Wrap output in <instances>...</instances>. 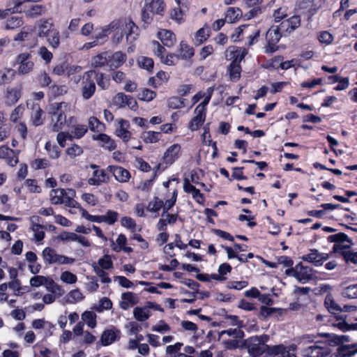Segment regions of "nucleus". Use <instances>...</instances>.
I'll return each mask as SVG.
<instances>
[{
    "label": "nucleus",
    "mask_w": 357,
    "mask_h": 357,
    "mask_svg": "<svg viewBox=\"0 0 357 357\" xmlns=\"http://www.w3.org/2000/svg\"><path fill=\"white\" fill-rule=\"evenodd\" d=\"M111 24H115L114 27L110 30L113 33L112 42L115 44L121 43L123 38V33L126 35V40L129 43L135 41L139 35V29L135 23L130 20L126 22L114 21Z\"/></svg>",
    "instance_id": "f257e3e1"
},
{
    "label": "nucleus",
    "mask_w": 357,
    "mask_h": 357,
    "mask_svg": "<svg viewBox=\"0 0 357 357\" xmlns=\"http://www.w3.org/2000/svg\"><path fill=\"white\" fill-rule=\"evenodd\" d=\"M38 36L45 38L52 49H56L60 45V33L55 28L51 19L41 20L38 24Z\"/></svg>",
    "instance_id": "f03ea898"
},
{
    "label": "nucleus",
    "mask_w": 357,
    "mask_h": 357,
    "mask_svg": "<svg viewBox=\"0 0 357 357\" xmlns=\"http://www.w3.org/2000/svg\"><path fill=\"white\" fill-rule=\"evenodd\" d=\"M70 109V105L66 102H61L52 105V129L54 132L61 130L67 122L66 114Z\"/></svg>",
    "instance_id": "7ed1b4c3"
},
{
    "label": "nucleus",
    "mask_w": 357,
    "mask_h": 357,
    "mask_svg": "<svg viewBox=\"0 0 357 357\" xmlns=\"http://www.w3.org/2000/svg\"><path fill=\"white\" fill-rule=\"evenodd\" d=\"M268 337L266 335L260 336H252L245 340V345L248 348V353L253 357H258L264 353L269 355V347L266 344Z\"/></svg>",
    "instance_id": "20e7f679"
},
{
    "label": "nucleus",
    "mask_w": 357,
    "mask_h": 357,
    "mask_svg": "<svg viewBox=\"0 0 357 357\" xmlns=\"http://www.w3.org/2000/svg\"><path fill=\"white\" fill-rule=\"evenodd\" d=\"M42 257L45 264H72L75 262V259L68 257L63 255L58 254L57 252L52 248L47 247L42 252Z\"/></svg>",
    "instance_id": "39448f33"
},
{
    "label": "nucleus",
    "mask_w": 357,
    "mask_h": 357,
    "mask_svg": "<svg viewBox=\"0 0 357 357\" xmlns=\"http://www.w3.org/2000/svg\"><path fill=\"white\" fill-rule=\"evenodd\" d=\"M285 273L295 278L301 283H305L317 278L314 275V271L312 268L304 266L301 263L296 264L294 268L287 269Z\"/></svg>",
    "instance_id": "423d86ee"
},
{
    "label": "nucleus",
    "mask_w": 357,
    "mask_h": 357,
    "mask_svg": "<svg viewBox=\"0 0 357 357\" xmlns=\"http://www.w3.org/2000/svg\"><path fill=\"white\" fill-rule=\"evenodd\" d=\"M283 33L278 26H272L266 32V40L267 45L265 47L266 53H273L277 50V43Z\"/></svg>",
    "instance_id": "0eeeda50"
},
{
    "label": "nucleus",
    "mask_w": 357,
    "mask_h": 357,
    "mask_svg": "<svg viewBox=\"0 0 357 357\" xmlns=\"http://www.w3.org/2000/svg\"><path fill=\"white\" fill-rule=\"evenodd\" d=\"M96 75L95 70H89L86 72L83 76L82 96L84 100L91 98L96 91V84L94 80L92 79L93 76Z\"/></svg>",
    "instance_id": "6e6552de"
},
{
    "label": "nucleus",
    "mask_w": 357,
    "mask_h": 357,
    "mask_svg": "<svg viewBox=\"0 0 357 357\" xmlns=\"http://www.w3.org/2000/svg\"><path fill=\"white\" fill-rule=\"evenodd\" d=\"M300 26V16L294 15L282 21L278 26L280 29V31L283 33V36H286L294 32Z\"/></svg>",
    "instance_id": "1a4fd4ad"
},
{
    "label": "nucleus",
    "mask_w": 357,
    "mask_h": 357,
    "mask_svg": "<svg viewBox=\"0 0 357 357\" xmlns=\"http://www.w3.org/2000/svg\"><path fill=\"white\" fill-rule=\"evenodd\" d=\"M18 66V73L20 74H27L33 68V62L31 61V54L29 52H22L20 54L15 60Z\"/></svg>",
    "instance_id": "9d476101"
},
{
    "label": "nucleus",
    "mask_w": 357,
    "mask_h": 357,
    "mask_svg": "<svg viewBox=\"0 0 357 357\" xmlns=\"http://www.w3.org/2000/svg\"><path fill=\"white\" fill-rule=\"evenodd\" d=\"M121 331L114 326L105 330L100 338L99 342L103 347H107L120 339Z\"/></svg>",
    "instance_id": "9b49d317"
},
{
    "label": "nucleus",
    "mask_w": 357,
    "mask_h": 357,
    "mask_svg": "<svg viewBox=\"0 0 357 357\" xmlns=\"http://www.w3.org/2000/svg\"><path fill=\"white\" fill-rule=\"evenodd\" d=\"M115 126V135L124 142H128L132 136L131 132L128 130L130 128L129 122L123 119H116Z\"/></svg>",
    "instance_id": "f8f14e48"
},
{
    "label": "nucleus",
    "mask_w": 357,
    "mask_h": 357,
    "mask_svg": "<svg viewBox=\"0 0 357 357\" xmlns=\"http://www.w3.org/2000/svg\"><path fill=\"white\" fill-rule=\"evenodd\" d=\"M22 87L21 85L8 86L4 94V102L8 106L15 105L22 96Z\"/></svg>",
    "instance_id": "ddd939ff"
},
{
    "label": "nucleus",
    "mask_w": 357,
    "mask_h": 357,
    "mask_svg": "<svg viewBox=\"0 0 357 357\" xmlns=\"http://www.w3.org/2000/svg\"><path fill=\"white\" fill-rule=\"evenodd\" d=\"M181 147L178 144L171 145L164 153L162 160L167 165H172L181 155Z\"/></svg>",
    "instance_id": "4468645a"
},
{
    "label": "nucleus",
    "mask_w": 357,
    "mask_h": 357,
    "mask_svg": "<svg viewBox=\"0 0 357 357\" xmlns=\"http://www.w3.org/2000/svg\"><path fill=\"white\" fill-rule=\"evenodd\" d=\"M108 171L114 176V178L120 183H126L130 178V173L126 169L116 165L107 167Z\"/></svg>",
    "instance_id": "2eb2a0df"
},
{
    "label": "nucleus",
    "mask_w": 357,
    "mask_h": 357,
    "mask_svg": "<svg viewBox=\"0 0 357 357\" xmlns=\"http://www.w3.org/2000/svg\"><path fill=\"white\" fill-rule=\"evenodd\" d=\"M139 297L136 294L130 291L124 292L121 296L120 307L127 310L139 303Z\"/></svg>",
    "instance_id": "dca6fc26"
},
{
    "label": "nucleus",
    "mask_w": 357,
    "mask_h": 357,
    "mask_svg": "<svg viewBox=\"0 0 357 357\" xmlns=\"http://www.w3.org/2000/svg\"><path fill=\"white\" fill-rule=\"evenodd\" d=\"M328 258V254L319 252L316 249L310 250L308 254L305 255L301 257L303 261L315 264L316 266L321 265L322 262L327 260Z\"/></svg>",
    "instance_id": "f3484780"
},
{
    "label": "nucleus",
    "mask_w": 357,
    "mask_h": 357,
    "mask_svg": "<svg viewBox=\"0 0 357 357\" xmlns=\"http://www.w3.org/2000/svg\"><path fill=\"white\" fill-rule=\"evenodd\" d=\"M144 8L154 15L162 16L166 5L163 0H144Z\"/></svg>",
    "instance_id": "a211bd4d"
},
{
    "label": "nucleus",
    "mask_w": 357,
    "mask_h": 357,
    "mask_svg": "<svg viewBox=\"0 0 357 357\" xmlns=\"http://www.w3.org/2000/svg\"><path fill=\"white\" fill-rule=\"evenodd\" d=\"M302 354L305 357H323L329 354L328 349L319 345H312L303 349Z\"/></svg>",
    "instance_id": "6ab92c4d"
},
{
    "label": "nucleus",
    "mask_w": 357,
    "mask_h": 357,
    "mask_svg": "<svg viewBox=\"0 0 357 357\" xmlns=\"http://www.w3.org/2000/svg\"><path fill=\"white\" fill-rule=\"evenodd\" d=\"M195 117L189 123L188 128L192 131L197 130L203 124L206 119V112H204L203 106H197L195 109Z\"/></svg>",
    "instance_id": "aec40b11"
},
{
    "label": "nucleus",
    "mask_w": 357,
    "mask_h": 357,
    "mask_svg": "<svg viewBox=\"0 0 357 357\" xmlns=\"http://www.w3.org/2000/svg\"><path fill=\"white\" fill-rule=\"evenodd\" d=\"M328 241L331 243H335L333 248L335 252H342L343 248L347 247L342 245V243L344 242H349L347 235L344 233H338L334 235H331L328 237Z\"/></svg>",
    "instance_id": "412c9836"
},
{
    "label": "nucleus",
    "mask_w": 357,
    "mask_h": 357,
    "mask_svg": "<svg viewBox=\"0 0 357 357\" xmlns=\"http://www.w3.org/2000/svg\"><path fill=\"white\" fill-rule=\"evenodd\" d=\"M157 36L163 45L167 47H173L176 41L175 34L169 30L160 29L158 31Z\"/></svg>",
    "instance_id": "4be33fe9"
},
{
    "label": "nucleus",
    "mask_w": 357,
    "mask_h": 357,
    "mask_svg": "<svg viewBox=\"0 0 357 357\" xmlns=\"http://www.w3.org/2000/svg\"><path fill=\"white\" fill-rule=\"evenodd\" d=\"M109 176L104 169H96L93 172L92 177L88 179V183L90 185H100L109 182Z\"/></svg>",
    "instance_id": "5701e85b"
},
{
    "label": "nucleus",
    "mask_w": 357,
    "mask_h": 357,
    "mask_svg": "<svg viewBox=\"0 0 357 357\" xmlns=\"http://www.w3.org/2000/svg\"><path fill=\"white\" fill-rule=\"evenodd\" d=\"M127 56L122 52L118 51L111 55H108L109 66L110 69L121 67L126 61Z\"/></svg>",
    "instance_id": "b1692460"
},
{
    "label": "nucleus",
    "mask_w": 357,
    "mask_h": 357,
    "mask_svg": "<svg viewBox=\"0 0 357 357\" xmlns=\"http://www.w3.org/2000/svg\"><path fill=\"white\" fill-rule=\"evenodd\" d=\"M85 296L79 289L70 291L63 298V301L67 304H76L82 301Z\"/></svg>",
    "instance_id": "393cba45"
},
{
    "label": "nucleus",
    "mask_w": 357,
    "mask_h": 357,
    "mask_svg": "<svg viewBox=\"0 0 357 357\" xmlns=\"http://www.w3.org/2000/svg\"><path fill=\"white\" fill-rule=\"evenodd\" d=\"M151 307V303L144 307H136L133 310V316L135 319L139 321H144L147 320L151 316L150 308Z\"/></svg>",
    "instance_id": "a878e982"
},
{
    "label": "nucleus",
    "mask_w": 357,
    "mask_h": 357,
    "mask_svg": "<svg viewBox=\"0 0 357 357\" xmlns=\"http://www.w3.org/2000/svg\"><path fill=\"white\" fill-rule=\"evenodd\" d=\"M231 59H233L232 62L240 63L245 56L248 54V50L244 47H231L229 48Z\"/></svg>",
    "instance_id": "bb28decb"
},
{
    "label": "nucleus",
    "mask_w": 357,
    "mask_h": 357,
    "mask_svg": "<svg viewBox=\"0 0 357 357\" xmlns=\"http://www.w3.org/2000/svg\"><path fill=\"white\" fill-rule=\"evenodd\" d=\"M46 11L45 7L43 5H33L24 10L26 17L36 18L43 15Z\"/></svg>",
    "instance_id": "cd10ccee"
},
{
    "label": "nucleus",
    "mask_w": 357,
    "mask_h": 357,
    "mask_svg": "<svg viewBox=\"0 0 357 357\" xmlns=\"http://www.w3.org/2000/svg\"><path fill=\"white\" fill-rule=\"evenodd\" d=\"M269 355L273 357H296L294 354H288L283 344L272 346L269 349Z\"/></svg>",
    "instance_id": "c85d7f7f"
},
{
    "label": "nucleus",
    "mask_w": 357,
    "mask_h": 357,
    "mask_svg": "<svg viewBox=\"0 0 357 357\" xmlns=\"http://www.w3.org/2000/svg\"><path fill=\"white\" fill-rule=\"evenodd\" d=\"M35 220H38V217L33 216L31 218L32 222L31 230L33 232L34 238L36 241H42L45 237L44 227L41 225L34 223Z\"/></svg>",
    "instance_id": "c756f323"
},
{
    "label": "nucleus",
    "mask_w": 357,
    "mask_h": 357,
    "mask_svg": "<svg viewBox=\"0 0 357 357\" xmlns=\"http://www.w3.org/2000/svg\"><path fill=\"white\" fill-rule=\"evenodd\" d=\"M66 193V190L62 188L52 190L50 195L51 203L52 204H62Z\"/></svg>",
    "instance_id": "7c9ffc66"
},
{
    "label": "nucleus",
    "mask_w": 357,
    "mask_h": 357,
    "mask_svg": "<svg viewBox=\"0 0 357 357\" xmlns=\"http://www.w3.org/2000/svg\"><path fill=\"white\" fill-rule=\"evenodd\" d=\"M43 112L38 105H33L31 116L33 125L38 126L43 123L44 118L43 117Z\"/></svg>",
    "instance_id": "2f4dec72"
},
{
    "label": "nucleus",
    "mask_w": 357,
    "mask_h": 357,
    "mask_svg": "<svg viewBox=\"0 0 357 357\" xmlns=\"http://www.w3.org/2000/svg\"><path fill=\"white\" fill-rule=\"evenodd\" d=\"M178 58L181 57L184 59H190L194 55V50L192 47L189 46L185 42L181 41L178 48Z\"/></svg>",
    "instance_id": "473e14b6"
},
{
    "label": "nucleus",
    "mask_w": 357,
    "mask_h": 357,
    "mask_svg": "<svg viewBox=\"0 0 357 357\" xmlns=\"http://www.w3.org/2000/svg\"><path fill=\"white\" fill-rule=\"evenodd\" d=\"M108 61V54L107 52H102L92 58L91 66L95 68H100L106 64L109 66Z\"/></svg>",
    "instance_id": "72a5a7b5"
},
{
    "label": "nucleus",
    "mask_w": 357,
    "mask_h": 357,
    "mask_svg": "<svg viewBox=\"0 0 357 357\" xmlns=\"http://www.w3.org/2000/svg\"><path fill=\"white\" fill-rule=\"evenodd\" d=\"M162 134L160 132L146 131L142 132V138L146 143H156L160 140Z\"/></svg>",
    "instance_id": "f704fd0d"
},
{
    "label": "nucleus",
    "mask_w": 357,
    "mask_h": 357,
    "mask_svg": "<svg viewBox=\"0 0 357 357\" xmlns=\"http://www.w3.org/2000/svg\"><path fill=\"white\" fill-rule=\"evenodd\" d=\"M87 130L88 128L86 125L77 124L72 127L70 134L73 139H80L86 133Z\"/></svg>",
    "instance_id": "c9c22d12"
},
{
    "label": "nucleus",
    "mask_w": 357,
    "mask_h": 357,
    "mask_svg": "<svg viewBox=\"0 0 357 357\" xmlns=\"http://www.w3.org/2000/svg\"><path fill=\"white\" fill-rule=\"evenodd\" d=\"M241 15L242 12L238 8L230 7L227 9L226 12L225 20L229 23H234Z\"/></svg>",
    "instance_id": "e433bc0d"
},
{
    "label": "nucleus",
    "mask_w": 357,
    "mask_h": 357,
    "mask_svg": "<svg viewBox=\"0 0 357 357\" xmlns=\"http://www.w3.org/2000/svg\"><path fill=\"white\" fill-rule=\"evenodd\" d=\"M338 352L343 357L354 355L357 353V344L342 345L338 349Z\"/></svg>",
    "instance_id": "4c0bfd02"
},
{
    "label": "nucleus",
    "mask_w": 357,
    "mask_h": 357,
    "mask_svg": "<svg viewBox=\"0 0 357 357\" xmlns=\"http://www.w3.org/2000/svg\"><path fill=\"white\" fill-rule=\"evenodd\" d=\"M209 37V31L204 27L199 29L195 34L194 43L196 45H200Z\"/></svg>",
    "instance_id": "58836bf2"
},
{
    "label": "nucleus",
    "mask_w": 357,
    "mask_h": 357,
    "mask_svg": "<svg viewBox=\"0 0 357 357\" xmlns=\"http://www.w3.org/2000/svg\"><path fill=\"white\" fill-rule=\"evenodd\" d=\"M241 68L240 64L231 62L228 67V73L232 81H237L241 76Z\"/></svg>",
    "instance_id": "ea45409f"
},
{
    "label": "nucleus",
    "mask_w": 357,
    "mask_h": 357,
    "mask_svg": "<svg viewBox=\"0 0 357 357\" xmlns=\"http://www.w3.org/2000/svg\"><path fill=\"white\" fill-rule=\"evenodd\" d=\"M82 320L91 328L96 326V314L92 311H85L82 314Z\"/></svg>",
    "instance_id": "a19ab883"
},
{
    "label": "nucleus",
    "mask_w": 357,
    "mask_h": 357,
    "mask_svg": "<svg viewBox=\"0 0 357 357\" xmlns=\"http://www.w3.org/2000/svg\"><path fill=\"white\" fill-rule=\"evenodd\" d=\"M113 262L109 256L105 255L98 259L97 264L93 265V268H101L102 270H109L112 268Z\"/></svg>",
    "instance_id": "79ce46f5"
},
{
    "label": "nucleus",
    "mask_w": 357,
    "mask_h": 357,
    "mask_svg": "<svg viewBox=\"0 0 357 357\" xmlns=\"http://www.w3.org/2000/svg\"><path fill=\"white\" fill-rule=\"evenodd\" d=\"M15 75V71L12 68H5L0 71V82L6 84L11 82Z\"/></svg>",
    "instance_id": "37998d69"
},
{
    "label": "nucleus",
    "mask_w": 357,
    "mask_h": 357,
    "mask_svg": "<svg viewBox=\"0 0 357 357\" xmlns=\"http://www.w3.org/2000/svg\"><path fill=\"white\" fill-rule=\"evenodd\" d=\"M23 24L24 21L22 17L14 16L6 21L5 27L8 30H13L20 27Z\"/></svg>",
    "instance_id": "c03bdc74"
},
{
    "label": "nucleus",
    "mask_w": 357,
    "mask_h": 357,
    "mask_svg": "<svg viewBox=\"0 0 357 357\" xmlns=\"http://www.w3.org/2000/svg\"><path fill=\"white\" fill-rule=\"evenodd\" d=\"M60 280L67 284H75L77 281V277L70 271H63L60 275Z\"/></svg>",
    "instance_id": "a18cd8bd"
},
{
    "label": "nucleus",
    "mask_w": 357,
    "mask_h": 357,
    "mask_svg": "<svg viewBox=\"0 0 357 357\" xmlns=\"http://www.w3.org/2000/svg\"><path fill=\"white\" fill-rule=\"evenodd\" d=\"M98 139L103 143L102 146L105 149L112 151L116 149L115 142L106 134H100L98 137Z\"/></svg>",
    "instance_id": "49530a36"
},
{
    "label": "nucleus",
    "mask_w": 357,
    "mask_h": 357,
    "mask_svg": "<svg viewBox=\"0 0 357 357\" xmlns=\"http://www.w3.org/2000/svg\"><path fill=\"white\" fill-rule=\"evenodd\" d=\"M45 149L52 159H57L60 156L61 151L59 149L56 145L52 144L50 141L46 142Z\"/></svg>",
    "instance_id": "de8ad7c7"
},
{
    "label": "nucleus",
    "mask_w": 357,
    "mask_h": 357,
    "mask_svg": "<svg viewBox=\"0 0 357 357\" xmlns=\"http://www.w3.org/2000/svg\"><path fill=\"white\" fill-rule=\"evenodd\" d=\"M75 194V192L73 190H68V192L66 193L62 204L70 208H79L78 202L73 198Z\"/></svg>",
    "instance_id": "09e8293b"
},
{
    "label": "nucleus",
    "mask_w": 357,
    "mask_h": 357,
    "mask_svg": "<svg viewBox=\"0 0 357 357\" xmlns=\"http://www.w3.org/2000/svg\"><path fill=\"white\" fill-rule=\"evenodd\" d=\"M24 110V106L22 105H19L17 107H16L10 113V121L13 123H17L18 121H20L23 116Z\"/></svg>",
    "instance_id": "8fccbe9b"
},
{
    "label": "nucleus",
    "mask_w": 357,
    "mask_h": 357,
    "mask_svg": "<svg viewBox=\"0 0 357 357\" xmlns=\"http://www.w3.org/2000/svg\"><path fill=\"white\" fill-rule=\"evenodd\" d=\"M163 205V201L155 197L153 199V200L149 202L146 208L150 212L155 213L160 211Z\"/></svg>",
    "instance_id": "3c124183"
},
{
    "label": "nucleus",
    "mask_w": 357,
    "mask_h": 357,
    "mask_svg": "<svg viewBox=\"0 0 357 357\" xmlns=\"http://www.w3.org/2000/svg\"><path fill=\"white\" fill-rule=\"evenodd\" d=\"M287 10V8L285 6L280 7L275 10L273 14L274 21L275 22H279L280 21L282 22L284 20H285L288 16Z\"/></svg>",
    "instance_id": "603ef678"
},
{
    "label": "nucleus",
    "mask_w": 357,
    "mask_h": 357,
    "mask_svg": "<svg viewBox=\"0 0 357 357\" xmlns=\"http://www.w3.org/2000/svg\"><path fill=\"white\" fill-rule=\"evenodd\" d=\"M49 281L47 278L43 275H36L30 279L29 284L33 287H39L42 285H47Z\"/></svg>",
    "instance_id": "864d4df0"
},
{
    "label": "nucleus",
    "mask_w": 357,
    "mask_h": 357,
    "mask_svg": "<svg viewBox=\"0 0 357 357\" xmlns=\"http://www.w3.org/2000/svg\"><path fill=\"white\" fill-rule=\"evenodd\" d=\"M227 335L228 336L233 337L236 339L241 338L244 335V333L239 328H230L228 330H224L219 333V337H221L224 335Z\"/></svg>",
    "instance_id": "5fc2aeb1"
},
{
    "label": "nucleus",
    "mask_w": 357,
    "mask_h": 357,
    "mask_svg": "<svg viewBox=\"0 0 357 357\" xmlns=\"http://www.w3.org/2000/svg\"><path fill=\"white\" fill-rule=\"evenodd\" d=\"M103 222L109 225L114 224L119 218V213L116 211L108 210L105 215H102Z\"/></svg>",
    "instance_id": "6e6d98bb"
},
{
    "label": "nucleus",
    "mask_w": 357,
    "mask_h": 357,
    "mask_svg": "<svg viewBox=\"0 0 357 357\" xmlns=\"http://www.w3.org/2000/svg\"><path fill=\"white\" fill-rule=\"evenodd\" d=\"M152 50L155 56H158L160 60L166 54V50L162 46L159 42L153 40L151 43Z\"/></svg>",
    "instance_id": "4d7b16f0"
},
{
    "label": "nucleus",
    "mask_w": 357,
    "mask_h": 357,
    "mask_svg": "<svg viewBox=\"0 0 357 357\" xmlns=\"http://www.w3.org/2000/svg\"><path fill=\"white\" fill-rule=\"evenodd\" d=\"M137 63L140 68L151 70L153 67V60L146 56H140L137 59Z\"/></svg>",
    "instance_id": "13d9d810"
},
{
    "label": "nucleus",
    "mask_w": 357,
    "mask_h": 357,
    "mask_svg": "<svg viewBox=\"0 0 357 357\" xmlns=\"http://www.w3.org/2000/svg\"><path fill=\"white\" fill-rule=\"evenodd\" d=\"M38 54L45 63H50L53 58V54L45 46L40 47L38 50Z\"/></svg>",
    "instance_id": "bf43d9fd"
},
{
    "label": "nucleus",
    "mask_w": 357,
    "mask_h": 357,
    "mask_svg": "<svg viewBox=\"0 0 357 357\" xmlns=\"http://www.w3.org/2000/svg\"><path fill=\"white\" fill-rule=\"evenodd\" d=\"M112 307V302L111 300L107 297L102 298L97 306H96L95 309L98 312H102L103 310H110Z\"/></svg>",
    "instance_id": "052dcab7"
},
{
    "label": "nucleus",
    "mask_w": 357,
    "mask_h": 357,
    "mask_svg": "<svg viewBox=\"0 0 357 357\" xmlns=\"http://www.w3.org/2000/svg\"><path fill=\"white\" fill-rule=\"evenodd\" d=\"M326 307L330 311H341V307L335 302L332 295L326 296L324 301Z\"/></svg>",
    "instance_id": "680f3d73"
},
{
    "label": "nucleus",
    "mask_w": 357,
    "mask_h": 357,
    "mask_svg": "<svg viewBox=\"0 0 357 357\" xmlns=\"http://www.w3.org/2000/svg\"><path fill=\"white\" fill-rule=\"evenodd\" d=\"M342 295L350 299L357 298V284L344 288L342 292Z\"/></svg>",
    "instance_id": "e2e57ef3"
},
{
    "label": "nucleus",
    "mask_w": 357,
    "mask_h": 357,
    "mask_svg": "<svg viewBox=\"0 0 357 357\" xmlns=\"http://www.w3.org/2000/svg\"><path fill=\"white\" fill-rule=\"evenodd\" d=\"M115 24H109L108 26H106L103 28H101L99 31H97L94 38L98 42L100 39H103L110 33V30L112 29V27H114Z\"/></svg>",
    "instance_id": "0e129e2a"
},
{
    "label": "nucleus",
    "mask_w": 357,
    "mask_h": 357,
    "mask_svg": "<svg viewBox=\"0 0 357 357\" xmlns=\"http://www.w3.org/2000/svg\"><path fill=\"white\" fill-rule=\"evenodd\" d=\"M76 236L75 232L63 231L58 235L57 238L63 243L75 242Z\"/></svg>",
    "instance_id": "69168bd1"
},
{
    "label": "nucleus",
    "mask_w": 357,
    "mask_h": 357,
    "mask_svg": "<svg viewBox=\"0 0 357 357\" xmlns=\"http://www.w3.org/2000/svg\"><path fill=\"white\" fill-rule=\"evenodd\" d=\"M347 263L357 264V252L342 250L340 252Z\"/></svg>",
    "instance_id": "338daca9"
},
{
    "label": "nucleus",
    "mask_w": 357,
    "mask_h": 357,
    "mask_svg": "<svg viewBox=\"0 0 357 357\" xmlns=\"http://www.w3.org/2000/svg\"><path fill=\"white\" fill-rule=\"evenodd\" d=\"M318 40L322 44L329 45L333 40V36L327 31H323L319 33Z\"/></svg>",
    "instance_id": "774afa93"
}]
</instances>
